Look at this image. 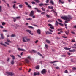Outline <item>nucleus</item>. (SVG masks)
I'll list each match as a JSON object with an SVG mask.
<instances>
[{"label":"nucleus","mask_w":76,"mask_h":76,"mask_svg":"<svg viewBox=\"0 0 76 76\" xmlns=\"http://www.w3.org/2000/svg\"><path fill=\"white\" fill-rule=\"evenodd\" d=\"M46 34H52V33L48 31L46 32Z\"/></svg>","instance_id":"f3484780"},{"label":"nucleus","mask_w":76,"mask_h":76,"mask_svg":"<svg viewBox=\"0 0 76 76\" xmlns=\"http://www.w3.org/2000/svg\"><path fill=\"white\" fill-rule=\"evenodd\" d=\"M69 32H70V30H68L67 31H65V33L66 35H69Z\"/></svg>","instance_id":"ddd939ff"},{"label":"nucleus","mask_w":76,"mask_h":76,"mask_svg":"<svg viewBox=\"0 0 76 76\" xmlns=\"http://www.w3.org/2000/svg\"><path fill=\"white\" fill-rule=\"evenodd\" d=\"M49 31H50V32H53V30L51 29H49Z\"/></svg>","instance_id":"bf43d9fd"},{"label":"nucleus","mask_w":76,"mask_h":76,"mask_svg":"<svg viewBox=\"0 0 76 76\" xmlns=\"http://www.w3.org/2000/svg\"><path fill=\"white\" fill-rule=\"evenodd\" d=\"M41 13L42 15H45V12H42Z\"/></svg>","instance_id":"a878e982"},{"label":"nucleus","mask_w":76,"mask_h":76,"mask_svg":"<svg viewBox=\"0 0 76 76\" xmlns=\"http://www.w3.org/2000/svg\"><path fill=\"white\" fill-rule=\"evenodd\" d=\"M25 4H26V5H27V6H28V3H27V2H25Z\"/></svg>","instance_id":"052dcab7"},{"label":"nucleus","mask_w":76,"mask_h":76,"mask_svg":"<svg viewBox=\"0 0 76 76\" xmlns=\"http://www.w3.org/2000/svg\"><path fill=\"white\" fill-rule=\"evenodd\" d=\"M48 26H49L50 27H51V26H52V25L51 24H48Z\"/></svg>","instance_id":"0e129e2a"},{"label":"nucleus","mask_w":76,"mask_h":76,"mask_svg":"<svg viewBox=\"0 0 76 76\" xmlns=\"http://www.w3.org/2000/svg\"><path fill=\"white\" fill-rule=\"evenodd\" d=\"M72 70L73 71H74V70H76V67H73L72 68Z\"/></svg>","instance_id":"c85d7f7f"},{"label":"nucleus","mask_w":76,"mask_h":76,"mask_svg":"<svg viewBox=\"0 0 76 76\" xmlns=\"http://www.w3.org/2000/svg\"><path fill=\"white\" fill-rule=\"evenodd\" d=\"M3 31L4 32H8L7 31V30H3Z\"/></svg>","instance_id":"8fccbe9b"},{"label":"nucleus","mask_w":76,"mask_h":76,"mask_svg":"<svg viewBox=\"0 0 76 76\" xmlns=\"http://www.w3.org/2000/svg\"><path fill=\"white\" fill-rule=\"evenodd\" d=\"M29 60H31V57L30 56L27 57L26 58V59L25 60V63H27V64L29 63L30 61Z\"/></svg>","instance_id":"f03ea898"},{"label":"nucleus","mask_w":76,"mask_h":76,"mask_svg":"<svg viewBox=\"0 0 76 76\" xmlns=\"http://www.w3.org/2000/svg\"><path fill=\"white\" fill-rule=\"evenodd\" d=\"M42 74H45L47 73V70L45 69H43L41 72Z\"/></svg>","instance_id":"20e7f679"},{"label":"nucleus","mask_w":76,"mask_h":76,"mask_svg":"<svg viewBox=\"0 0 76 76\" xmlns=\"http://www.w3.org/2000/svg\"><path fill=\"white\" fill-rule=\"evenodd\" d=\"M54 13V14L55 16H57V13L56 12H55Z\"/></svg>","instance_id":"412c9836"},{"label":"nucleus","mask_w":76,"mask_h":76,"mask_svg":"<svg viewBox=\"0 0 76 76\" xmlns=\"http://www.w3.org/2000/svg\"><path fill=\"white\" fill-rule=\"evenodd\" d=\"M34 15V11H31V13L30 14V16H33V15Z\"/></svg>","instance_id":"423d86ee"},{"label":"nucleus","mask_w":76,"mask_h":76,"mask_svg":"<svg viewBox=\"0 0 76 76\" xmlns=\"http://www.w3.org/2000/svg\"><path fill=\"white\" fill-rule=\"evenodd\" d=\"M64 73H68V71H67V70H66L65 71H64Z\"/></svg>","instance_id":"a19ab883"},{"label":"nucleus","mask_w":76,"mask_h":76,"mask_svg":"<svg viewBox=\"0 0 76 76\" xmlns=\"http://www.w3.org/2000/svg\"><path fill=\"white\" fill-rule=\"evenodd\" d=\"M32 51L34 52V53H37V51H36L34 50H32Z\"/></svg>","instance_id":"c03bdc74"},{"label":"nucleus","mask_w":76,"mask_h":76,"mask_svg":"<svg viewBox=\"0 0 76 76\" xmlns=\"http://www.w3.org/2000/svg\"><path fill=\"white\" fill-rule=\"evenodd\" d=\"M11 37H15V35L14 34H12L11 36Z\"/></svg>","instance_id":"e433bc0d"},{"label":"nucleus","mask_w":76,"mask_h":76,"mask_svg":"<svg viewBox=\"0 0 76 76\" xmlns=\"http://www.w3.org/2000/svg\"><path fill=\"white\" fill-rule=\"evenodd\" d=\"M28 28H31V29H34V27H32V26H28Z\"/></svg>","instance_id":"4c0bfd02"},{"label":"nucleus","mask_w":76,"mask_h":76,"mask_svg":"<svg viewBox=\"0 0 76 76\" xmlns=\"http://www.w3.org/2000/svg\"><path fill=\"white\" fill-rule=\"evenodd\" d=\"M46 41L48 44H50V41L48 40H46Z\"/></svg>","instance_id":"aec40b11"},{"label":"nucleus","mask_w":76,"mask_h":76,"mask_svg":"<svg viewBox=\"0 0 76 76\" xmlns=\"http://www.w3.org/2000/svg\"><path fill=\"white\" fill-rule=\"evenodd\" d=\"M70 52H76V50L75 49H73V50H69Z\"/></svg>","instance_id":"2eb2a0df"},{"label":"nucleus","mask_w":76,"mask_h":76,"mask_svg":"<svg viewBox=\"0 0 76 76\" xmlns=\"http://www.w3.org/2000/svg\"><path fill=\"white\" fill-rule=\"evenodd\" d=\"M37 3H39V0H34Z\"/></svg>","instance_id":"473e14b6"},{"label":"nucleus","mask_w":76,"mask_h":76,"mask_svg":"<svg viewBox=\"0 0 76 76\" xmlns=\"http://www.w3.org/2000/svg\"><path fill=\"white\" fill-rule=\"evenodd\" d=\"M10 56L12 57L13 60H15V57L13 55H10Z\"/></svg>","instance_id":"6ab92c4d"},{"label":"nucleus","mask_w":76,"mask_h":76,"mask_svg":"<svg viewBox=\"0 0 76 76\" xmlns=\"http://www.w3.org/2000/svg\"><path fill=\"white\" fill-rule=\"evenodd\" d=\"M56 25H58V23L57 22V21H56Z\"/></svg>","instance_id":"09e8293b"},{"label":"nucleus","mask_w":76,"mask_h":76,"mask_svg":"<svg viewBox=\"0 0 76 76\" xmlns=\"http://www.w3.org/2000/svg\"><path fill=\"white\" fill-rule=\"evenodd\" d=\"M12 18L14 19H13L14 22H16V18H14V17H13Z\"/></svg>","instance_id":"393cba45"},{"label":"nucleus","mask_w":76,"mask_h":76,"mask_svg":"<svg viewBox=\"0 0 76 76\" xmlns=\"http://www.w3.org/2000/svg\"><path fill=\"white\" fill-rule=\"evenodd\" d=\"M58 24H59L60 25H61V26H63V24L62 23H59Z\"/></svg>","instance_id":"ea45409f"},{"label":"nucleus","mask_w":76,"mask_h":76,"mask_svg":"<svg viewBox=\"0 0 76 76\" xmlns=\"http://www.w3.org/2000/svg\"><path fill=\"white\" fill-rule=\"evenodd\" d=\"M19 7L20 8H22V7H23V5L21 4L19 5Z\"/></svg>","instance_id":"4be33fe9"},{"label":"nucleus","mask_w":76,"mask_h":76,"mask_svg":"<svg viewBox=\"0 0 76 76\" xmlns=\"http://www.w3.org/2000/svg\"><path fill=\"white\" fill-rule=\"evenodd\" d=\"M50 3L52 4V5H54V2L51 1V0L50 1Z\"/></svg>","instance_id":"7c9ffc66"},{"label":"nucleus","mask_w":76,"mask_h":76,"mask_svg":"<svg viewBox=\"0 0 76 76\" xmlns=\"http://www.w3.org/2000/svg\"><path fill=\"white\" fill-rule=\"evenodd\" d=\"M50 28H51V29H54V27L53 26H51L50 27Z\"/></svg>","instance_id":"37998d69"},{"label":"nucleus","mask_w":76,"mask_h":76,"mask_svg":"<svg viewBox=\"0 0 76 76\" xmlns=\"http://www.w3.org/2000/svg\"><path fill=\"white\" fill-rule=\"evenodd\" d=\"M26 40L27 41H31V39H27V38Z\"/></svg>","instance_id":"f704fd0d"},{"label":"nucleus","mask_w":76,"mask_h":76,"mask_svg":"<svg viewBox=\"0 0 76 76\" xmlns=\"http://www.w3.org/2000/svg\"><path fill=\"white\" fill-rule=\"evenodd\" d=\"M58 61H54L53 62H50V63H56V62H58Z\"/></svg>","instance_id":"2f4dec72"},{"label":"nucleus","mask_w":76,"mask_h":76,"mask_svg":"<svg viewBox=\"0 0 76 76\" xmlns=\"http://www.w3.org/2000/svg\"><path fill=\"white\" fill-rule=\"evenodd\" d=\"M39 74H40V73L39 72H38L37 73L34 72V76H36V75H39Z\"/></svg>","instance_id":"1a4fd4ad"},{"label":"nucleus","mask_w":76,"mask_h":76,"mask_svg":"<svg viewBox=\"0 0 76 76\" xmlns=\"http://www.w3.org/2000/svg\"><path fill=\"white\" fill-rule=\"evenodd\" d=\"M46 16H47V17L48 18H50V15H46Z\"/></svg>","instance_id":"774afa93"},{"label":"nucleus","mask_w":76,"mask_h":76,"mask_svg":"<svg viewBox=\"0 0 76 76\" xmlns=\"http://www.w3.org/2000/svg\"><path fill=\"white\" fill-rule=\"evenodd\" d=\"M6 73L7 74V75H10V76H13L15 75V74H14L13 72H7Z\"/></svg>","instance_id":"7ed1b4c3"},{"label":"nucleus","mask_w":76,"mask_h":76,"mask_svg":"<svg viewBox=\"0 0 76 76\" xmlns=\"http://www.w3.org/2000/svg\"><path fill=\"white\" fill-rule=\"evenodd\" d=\"M45 47L46 48H48V45L47 44L45 45Z\"/></svg>","instance_id":"5fc2aeb1"},{"label":"nucleus","mask_w":76,"mask_h":76,"mask_svg":"<svg viewBox=\"0 0 76 76\" xmlns=\"http://www.w3.org/2000/svg\"><path fill=\"white\" fill-rule=\"evenodd\" d=\"M1 10H2L1 9V6H0V12H1Z\"/></svg>","instance_id":"a18cd8bd"},{"label":"nucleus","mask_w":76,"mask_h":76,"mask_svg":"<svg viewBox=\"0 0 76 76\" xmlns=\"http://www.w3.org/2000/svg\"><path fill=\"white\" fill-rule=\"evenodd\" d=\"M71 42H75V40L74 39H72L71 41Z\"/></svg>","instance_id":"13d9d810"},{"label":"nucleus","mask_w":76,"mask_h":76,"mask_svg":"<svg viewBox=\"0 0 76 76\" xmlns=\"http://www.w3.org/2000/svg\"><path fill=\"white\" fill-rule=\"evenodd\" d=\"M34 9L36 10H37V12H38V13H40V12H41V10H39L37 8H35Z\"/></svg>","instance_id":"9b49d317"},{"label":"nucleus","mask_w":76,"mask_h":76,"mask_svg":"<svg viewBox=\"0 0 76 76\" xmlns=\"http://www.w3.org/2000/svg\"><path fill=\"white\" fill-rule=\"evenodd\" d=\"M32 18H27L26 20H32Z\"/></svg>","instance_id":"b1692460"},{"label":"nucleus","mask_w":76,"mask_h":76,"mask_svg":"<svg viewBox=\"0 0 76 76\" xmlns=\"http://www.w3.org/2000/svg\"><path fill=\"white\" fill-rule=\"evenodd\" d=\"M58 21H59V22H62V20H61V19H58Z\"/></svg>","instance_id":"72a5a7b5"},{"label":"nucleus","mask_w":76,"mask_h":76,"mask_svg":"<svg viewBox=\"0 0 76 76\" xmlns=\"http://www.w3.org/2000/svg\"><path fill=\"white\" fill-rule=\"evenodd\" d=\"M64 25L65 27V28H66V29H67V24L64 23Z\"/></svg>","instance_id":"79ce46f5"},{"label":"nucleus","mask_w":76,"mask_h":76,"mask_svg":"<svg viewBox=\"0 0 76 76\" xmlns=\"http://www.w3.org/2000/svg\"><path fill=\"white\" fill-rule=\"evenodd\" d=\"M70 20H66L65 21V23H68V22H70Z\"/></svg>","instance_id":"a211bd4d"},{"label":"nucleus","mask_w":76,"mask_h":76,"mask_svg":"<svg viewBox=\"0 0 76 76\" xmlns=\"http://www.w3.org/2000/svg\"><path fill=\"white\" fill-rule=\"evenodd\" d=\"M56 37V38L57 40H58V39H60V38H58L57 37Z\"/></svg>","instance_id":"de8ad7c7"},{"label":"nucleus","mask_w":76,"mask_h":76,"mask_svg":"<svg viewBox=\"0 0 76 76\" xmlns=\"http://www.w3.org/2000/svg\"><path fill=\"white\" fill-rule=\"evenodd\" d=\"M27 38V37L26 36H25L23 37V41L24 42H26V40Z\"/></svg>","instance_id":"39448f33"},{"label":"nucleus","mask_w":76,"mask_h":76,"mask_svg":"<svg viewBox=\"0 0 76 76\" xmlns=\"http://www.w3.org/2000/svg\"><path fill=\"white\" fill-rule=\"evenodd\" d=\"M59 2L62 3V4H63L64 3V2H62V1L61 0H59Z\"/></svg>","instance_id":"c756f323"},{"label":"nucleus","mask_w":76,"mask_h":76,"mask_svg":"<svg viewBox=\"0 0 76 76\" xmlns=\"http://www.w3.org/2000/svg\"><path fill=\"white\" fill-rule=\"evenodd\" d=\"M7 42H12L10 41L9 39H7Z\"/></svg>","instance_id":"4d7b16f0"},{"label":"nucleus","mask_w":76,"mask_h":76,"mask_svg":"<svg viewBox=\"0 0 76 76\" xmlns=\"http://www.w3.org/2000/svg\"><path fill=\"white\" fill-rule=\"evenodd\" d=\"M31 3L33 4H35V2H32Z\"/></svg>","instance_id":"864d4df0"},{"label":"nucleus","mask_w":76,"mask_h":76,"mask_svg":"<svg viewBox=\"0 0 76 76\" xmlns=\"http://www.w3.org/2000/svg\"><path fill=\"white\" fill-rule=\"evenodd\" d=\"M62 30V28H59L58 30V31H61Z\"/></svg>","instance_id":"69168bd1"},{"label":"nucleus","mask_w":76,"mask_h":76,"mask_svg":"<svg viewBox=\"0 0 76 76\" xmlns=\"http://www.w3.org/2000/svg\"><path fill=\"white\" fill-rule=\"evenodd\" d=\"M14 63L15 62H14V60H12L11 61V64H12V65H13V64H14Z\"/></svg>","instance_id":"dca6fc26"},{"label":"nucleus","mask_w":76,"mask_h":76,"mask_svg":"<svg viewBox=\"0 0 76 76\" xmlns=\"http://www.w3.org/2000/svg\"><path fill=\"white\" fill-rule=\"evenodd\" d=\"M0 35L1 36V39H4V37L3 36V34H1Z\"/></svg>","instance_id":"4468645a"},{"label":"nucleus","mask_w":76,"mask_h":76,"mask_svg":"<svg viewBox=\"0 0 76 76\" xmlns=\"http://www.w3.org/2000/svg\"><path fill=\"white\" fill-rule=\"evenodd\" d=\"M13 7L14 8V9H15V8H16V7H15V4H14L13 5Z\"/></svg>","instance_id":"680f3d73"},{"label":"nucleus","mask_w":76,"mask_h":76,"mask_svg":"<svg viewBox=\"0 0 76 76\" xmlns=\"http://www.w3.org/2000/svg\"><path fill=\"white\" fill-rule=\"evenodd\" d=\"M50 0H46V3H48L49 2Z\"/></svg>","instance_id":"e2e57ef3"},{"label":"nucleus","mask_w":76,"mask_h":76,"mask_svg":"<svg viewBox=\"0 0 76 76\" xmlns=\"http://www.w3.org/2000/svg\"><path fill=\"white\" fill-rule=\"evenodd\" d=\"M37 54L39 55V56H42V55L41 54V53H40L39 52H38Z\"/></svg>","instance_id":"bb28decb"},{"label":"nucleus","mask_w":76,"mask_h":76,"mask_svg":"<svg viewBox=\"0 0 76 76\" xmlns=\"http://www.w3.org/2000/svg\"><path fill=\"white\" fill-rule=\"evenodd\" d=\"M17 56L18 57H20V58H21V56H20L19 55H18Z\"/></svg>","instance_id":"338daca9"},{"label":"nucleus","mask_w":76,"mask_h":76,"mask_svg":"<svg viewBox=\"0 0 76 76\" xmlns=\"http://www.w3.org/2000/svg\"><path fill=\"white\" fill-rule=\"evenodd\" d=\"M16 19H20V17L19 16V17H17L16 18Z\"/></svg>","instance_id":"49530a36"},{"label":"nucleus","mask_w":76,"mask_h":76,"mask_svg":"<svg viewBox=\"0 0 76 76\" xmlns=\"http://www.w3.org/2000/svg\"><path fill=\"white\" fill-rule=\"evenodd\" d=\"M39 6H44V4L42 3H41L40 4H39Z\"/></svg>","instance_id":"cd10ccee"},{"label":"nucleus","mask_w":76,"mask_h":76,"mask_svg":"<svg viewBox=\"0 0 76 76\" xmlns=\"http://www.w3.org/2000/svg\"><path fill=\"white\" fill-rule=\"evenodd\" d=\"M61 18L64 20H69L70 19H72V17L70 15H68V16L62 17Z\"/></svg>","instance_id":"f257e3e1"},{"label":"nucleus","mask_w":76,"mask_h":76,"mask_svg":"<svg viewBox=\"0 0 76 76\" xmlns=\"http://www.w3.org/2000/svg\"><path fill=\"white\" fill-rule=\"evenodd\" d=\"M2 25L4 26L6 24V23L4 22H2Z\"/></svg>","instance_id":"c9c22d12"},{"label":"nucleus","mask_w":76,"mask_h":76,"mask_svg":"<svg viewBox=\"0 0 76 76\" xmlns=\"http://www.w3.org/2000/svg\"><path fill=\"white\" fill-rule=\"evenodd\" d=\"M34 69H36L37 70H38L39 69V66L37 65L34 67Z\"/></svg>","instance_id":"f8f14e48"},{"label":"nucleus","mask_w":76,"mask_h":76,"mask_svg":"<svg viewBox=\"0 0 76 76\" xmlns=\"http://www.w3.org/2000/svg\"><path fill=\"white\" fill-rule=\"evenodd\" d=\"M0 44H1V45H4L5 47H7V46L5 44H2V42H1L0 43Z\"/></svg>","instance_id":"5701e85b"},{"label":"nucleus","mask_w":76,"mask_h":76,"mask_svg":"<svg viewBox=\"0 0 76 76\" xmlns=\"http://www.w3.org/2000/svg\"><path fill=\"white\" fill-rule=\"evenodd\" d=\"M26 31L27 32H28L30 34H31V35H34V34H33V33H31V31L29 30H26Z\"/></svg>","instance_id":"0eeeda50"},{"label":"nucleus","mask_w":76,"mask_h":76,"mask_svg":"<svg viewBox=\"0 0 76 76\" xmlns=\"http://www.w3.org/2000/svg\"><path fill=\"white\" fill-rule=\"evenodd\" d=\"M18 50L19 51H26V50L22 49H20V48H18Z\"/></svg>","instance_id":"9d476101"},{"label":"nucleus","mask_w":76,"mask_h":76,"mask_svg":"<svg viewBox=\"0 0 76 76\" xmlns=\"http://www.w3.org/2000/svg\"><path fill=\"white\" fill-rule=\"evenodd\" d=\"M37 32L38 34L39 35H41V30L40 29H38L37 31Z\"/></svg>","instance_id":"6e6552de"},{"label":"nucleus","mask_w":76,"mask_h":76,"mask_svg":"<svg viewBox=\"0 0 76 76\" xmlns=\"http://www.w3.org/2000/svg\"><path fill=\"white\" fill-rule=\"evenodd\" d=\"M28 7H29V8H32V7H31V6L29 5H28Z\"/></svg>","instance_id":"3c124183"},{"label":"nucleus","mask_w":76,"mask_h":76,"mask_svg":"<svg viewBox=\"0 0 76 76\" xmlns=\"http://www.w3.org/2000/svg\"><path fill=\"white\" fill-rule=\"evenodd\" d=\"M71 62H75V61H74V60H73V59H71Z\"/></svg>","instance_id":"6e6d98bb"},{"label":"nucleus","mask_w":76,"mask_h":76,"mask_svg":"<svg viewBox=\"0 0 76 76\" xmlns=\"http://www.w3.org/2000/svg\"><path fill=\"white\" fill-rule=\"evenodd\" d=\"M41 9L42 11H44V12H45V10H44V7H42L41 8Z\"/></svg>","instance_id":"58836bf2"},{"label":"nucleus","mask_w":76,"mask_h":76,"mask_svg":"<svg viewBox=\"0 0 76 76\" xmlns=\"http://www.w3.org/2000/svg\"><path fill=\"white\" fill-rule=\"evenodd\" d=\"M56 69H60V68L58 66L56 67Z\"/></svg>","instance_id":"603ef678"}]
</instances>
